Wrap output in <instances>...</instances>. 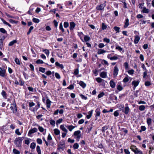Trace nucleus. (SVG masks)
I'll return each instance as SVG.
<instances>
[{
  "label": "nucleus",
  "mask_w": 154,
  "mask_h": 154,
  "mask_svg": "<svg viewBox=\"0 0 154 154\" xmlns=\"http://www.w3.org/2000/svg\"><path fill=\"white\" fill-rule=\"evenodd\" d=\"M23 140V137H18L16 138L14 141V143L17 147H20Z\"/></svg>",
  "instance_id": "obj_1"
},
{
  "label": "nucleus",
  "mask_w": 154,
  "mask_h": 154,
  "mask_svg": "<svg viewBox=\"0 0 154 154\" xmlns=\"http://www.w3.org/2000/svg\"><path fill=\"white\" fill-rule=\"evenodd\" d=\"M10 108L11 109L12 111L14 113H15L17 112V109L15 100H14L13 104H11V106Z\"/></svg>",
  "instance_id": "obj_2"
},
{
  "label": "nucleus",
  "mask_w": 154,
  "mask_h": 154,
  "mask_svg": "<svg viewBox=\"0 0 154 154\" xmlns=\"http://www.w3.org/2000/svg\"><path fill=\"white\" fill-rule=\"evenodd\" d=\"M118 68L116 65L114 67L113 69V75L114 77H116L117 76L118 73Z\"/></svg>",
  "instance_id": "obj_3"
},
{
  "label": "nucleus",
  "mask_w": 154,
  "mask_h": 154,
  "mask_svg": "<svg viewBox=\"0 0 154 154\" xmlns=\"http://www.w3.org/2000/svg\"><path fill=\"white\" fill-rule=\"evenodd\" d=\"M37 129L35 128H33L32 129H30L29 131L28 135L29 136H30L29 135L31 134L37 132Z\"/></svg>",
  "instance_id": "obj_4"
},
{
  "label": "nucleus",
  "mask_w": 154,
  "mask_h": 154,
  "mask_svg": "<svg viewBox=\"0 0 154 154\" xmlns=\"http://www.w3.org/2000/svg\"><path fill=\"white\" fill-rule=\"evenodd\" d=\"M139 82V81H136L135 80H134L132 82V85H134V89H135L136 87L138 85Z\"/></svg>",
  "instance_id": "obj_5"
},
{
  "label": "nucleus",
  "mask_w": 154,
  "mask_h": 154,
  "mask_svg": "<svg viewBox=\"0 0 154 154\" xmlns=\"http://www.w3.org/2000/svg\"><path fill=\"white\" fill-rule=\"evenodd\" d=\"M1 70H0V76L2 77H4L6 75V71L4 69H2L1 68H0Z\"/></svg>",
  "instance_id": "obj_6"
},
{
  "label": "nucleus",
  "mask_w": 154,
  "mask_h": 154,
  "mask_svg": "<svg viewBox=\"0 0 154 154\" xmlns=\"http://www.w3.org/2000/svg\"><path fill=\"white\" fill-rule=\"evenodd\" d=\"M140 39V37L138 35H136L135 36V38L134 41V44H137Z\"/></svg>",
  "instance_id": "obj_7"
},
{
  "label": "nucleus",
  "mask_w": 154,
  "mask_h": 154,
  "mask_svg": "<svg viewBox=\"0 0 154 154\" xmlns=\"http://www.w3.org/2000/svg\"><path fill=\"white\" fill-rule=\"evenodd\" d=\"M105 6V3L101 4L99 6L97 7V10H103Z\"/></svg>",
  "instance_id": "obj_8"
},
{
  "label": "nucleus",
  "mask_w": 154,
  "mask_h": 154,
  "mask_svg": "<svg viewBox=\"0 0 154 154\" xmlns=\"http://www.w3.org/2000/svg\"><path fill=\"white\" fill-rule=\"evenodd\" d=\"M144 3L143 2L139 3L138 5L139 8L142 10H148L147 9H146V8L144 7Z\"/></svg>",
  "instance_id": "obj_9"
},
{
  "label": "nucleus",
  "mask_w": 154,
  "mask_h": 154,
  "mask_svg": "<svg viewBox=\"0 0 154 154\" xmlns=\"http://www.w3.org/2000/svg\"><path fill=\"white\" fill-rule=\"evenodd\" d=\"M130 109L129 107L127 106L126 107H125L124 109L122 111L125 113V114H128L129 111Z\"/></svg>",
  "instance_id": "obj_10"
},
{
  "label": "nucleus",
  "mask_w": 154,
  "mask_h": 154,
  "mask_svg": "<svg viewBox=\"0 0 154 154\" xmlns=\"http://www.w3.org/2000/svg\"><path fill=\"white\" fill-rule=\"evenodd\" d=\"M70 29L71 30H73L75 26V24L74 22H72L70 23Z\"/></svg>",
  "instance_id": "obj_11"
},
{
  "label": "nucleus",
  "mask_w": 154,
  "mask_h": 154,
  "mask_svg": "<svg viewBox=\"0 0 154 154\" xmlns=\"http://www.w3.org/2000/svg\"><path fill=\"white\" fill-rule=\"evenodd\" d=\"M100 76L103 78H106L107 76V73L106 72H102L100 73Z\"/></svg>",
  "instance_id": "obj_12"
},
{
  "label": "nucleus",
  "mask_w": 154,
  "mask_h": 154,
  "mask_svg": "<svg viewBox=\"0 0 154 154\" xmlns=\"http://www.w3.org/2000/svg\"><path fill=\"white\" fill-rule=\"evenodd\" d=\"M66 127L69 129V130L70 131H71L72 130L74 129L75 127L72 125H66Z\"/></svg>",
  "instance_id": "obj_13"
},
{
  "label": "nucleus",
  "mask_w": 154,
  "mask_h": 154,
  "mask_svg": "<svg viewBox=\"0 0 154 154\" xmlns=\"http://www.w3.org/2000/svg\"><path fill=\"white\" fill-rule=\"evenodd\" d=\"M93 111V110H91L90 111L88 112V115L86 116V117L88 119H89L91 118L92 116Z\"/></svg>",
  "instance_id": "obj_14"
},
{
  "label": "nucleus",
  "mask_w": 154,
  "mask_h": 154,
  "mask_svg": "<svg viewBox=\"0 0 154 154\" xmlns=\"http://www.w3.org/2000/svg\"><path fill=\"white\" fill-rule=\"evenodd\" d=\"M109 84L110 86L112 88H114L116 86V84L113 80H111L110 81Z\"/></svg>",
  "instance_id": "obj_15"
},
{
  "label": "nucleus",
  "mask_w": 154,
  "mask_h": 154,
  "mask_svg": "<svg viewBox=\"0 0 154 154\" xmlns=\"http://www.w3.org/2000/svg\"><path fill=\"white\" fill-rule=\"evenodd\" d=\"M51 101L49 100V99L48 98L46 101V105L47 107L48 108H49L51 106Z\"/></svg>",
  "instance_id": "obj_16"
},
{
  "label": "nucleus",
  "mask_w": 154,
  "mask_h": 154,
  "mask_svg": "<svg viewBox=\"0 0 154 154\" xmlns=\"http://www.w3.org/2000/svg\"><path fill=\"white\" fill-rule=\"evenodd\" d=\"M60 128L63 131L66 133L68 131L64 127V125H61L60 126Z\"/></svg>",
  "instance_id": "obj_17"
},
{
  "label": "nucleus",
  "mask_w": 154,
  "mask_h": 154,
  "mask_svg": "<svg viewBox=\"0 0 154 154\" xmlns=\"http://www.w3.org/2000/svg\"><path fill=\"white\" fill-rule=\"evenodd\" d=\"M17 41L16 40H14L10 42L8 44L9 46H12L14 45V44L17 43Z\"/></svg>",
  "instance_id": "obj_18"
},
{
  "label": "nucleus",
  "mask_w": 154,
  "mask_h": 154,
  "mask_svg": "<svg viewBox=\"0 0 154 154\" xmlns=\"http://www.w3.org/2000/svg\"><path fill=\"white\" fill-rule=\"evenodd\" d=\"M79 84L83 88H85L86 86V84L82 81H80Z\"/></svg>",
  "instance_id": "obj_19"
},
{
  "label": "nucleus",
  "mask_w": 154,
  "mask_h": 154,
  "mask_svg": "<svg viewBox=\"0 0 154 154\" xmlns=\"http://www.w3.org/2000/svg\"><path fill=\"white\" fill-rule=\"evenodd\" d=\"M55 65L57 66L60 67L61 69L64 68V66L62 64H60L58 62H57L55 63Z\"/></svg>",
  "instance_id": "obj_20"
},
{
  "label": "nucleus",
  "mask_w": 154,
  "mask_h": 154,
  "mask_svg": "<svg viewBox=\"0 0 154 154\" xmlns=\"http://www.w3.org/2000/svg\"><path fill=\"white\" fill-rule=\"evenodd\" d=\"M65 147V144L64 143L61 144L60 145H59L58 146L57 149L60 150V149H63V148Z\"/></svg>",
  "instance_id": "obj_21"
},
{
  "label": "nucleus",
  "mask_w": 154,
  "mask_h": 154,
  "mask_svg": "<svg viewBox=\"0 0 154 154\" xmlns=\"http://www.w3.org/2000/svg\"><path fill=\"white\" fill-rule=\"evenodd\" d=\"M3 23L4 24H5L6 25L8 26L9 27H11V24H9L6 21H5L4 19L3 18H2L1 19Z\"/></svg>",
  "instance_id": "obj_22"
},
{
  "label": "nucleus",
  "mask_w": 154,
  "mask_h": 154,
  "mask_svg": "<svg viewBox=\"0 0 154 154\" xmlns=\"http://www.w3.org/2000/svg\"><path fill=\"white\" fill-rule=\"evenodd\" d=\"M95 112L96 113L95 116L96 117L97 116H100V110L99 109H97L95 110Z\"/></svg>",
  "instance_id": "obj_23"
},
{
  "label": "nucleus",
  "mask_w": 154,
  "mask_h": 154,
  "mask_svg": "<svg viewBox=\"0 0 154 154\" xmlns=\"http://www.w3.org/2000/svg\"><path fill=\"white\" fill-rule=\"evenodd\" d=\"M109 126H104L103 127L102 130V131L103 133H104L105 131L107 130L109 128Z\"/></svg>",
  "instance_id": "obj_24"
},
{
  "label": "nucleus",
  "mask_w": 154,
  "mask_h": 154,
  "mask_svg": "<svg viewBox=\"0 0 154 154\" xmlns=\"http://www.w3.org/2000/svg\"><path fill=\"white\" fill-rule=\"evenodd\" d=\"M129 25V19L127 18L125 20V23L124 27H127Z\"/></svg>",
  "instance_id": "obj_25"
},
{
  "label": "nucleus",
  "mask_w": 154,
  "mask_h": 154,
  "mask_svg": "<svg viewBox=\"0 0 154 154\" xmlns=\"http://www.w3.org/2000/svg\"><path fill=\"white\" fill-rule=\"evenodd\" d=\"M106 52V51L103 49H100L97 52V54H101Z\"/></svg>",
  "instance_id": "obj_26"
},
{
  "label": "nucleus",
  "mask_w": 154,
  "mask_h": 154,
  "mask_svg": "<svg viewBox=\"0 0 154 154\" xmlns=\"http://www.w3.org/2000/svg\"><path fill=\"white\" fill-rule=\"evenodd\" d=\"M131 149L132 151L133 152H134V153L136 152V149H137L136 146L134 145H132L131 146Z\"/></svg>",
  "instance_id": "obj_27"
},
{
  "label": "nucleus",
  "mask_w": 154,
  "mask_h": 154,
  "mask_svg": "<svg viewBox=\"0 0 154 154\" xmlns=\"http://www.w3.org/2000/svg\"><path fill=\"white\" fill-rule=\"evenodd\" d=\"M81 134V131L79 130L77 131H75L73 135L75 136H77Z\"/></svg>",
  "instance_id": "obj_28"
},
{
  "label": "nucleus",
  "mask_w": 154,
  "mask_h": 154,
  "mask_svg": "<svg viewBox=\"0 0 154 154\" xmlns=\"http://www.w3.org/2000/svg\"><path fill=\"white\" fill-rule=\"evenodd\" d=\"M54 134L56 135H58L60 134V131L58 129L56 128L54 129Z\"/></svg>",
  "instance_id": "obj_29"
},
{
  "label": "nucleus",
  "mask_w": 154,
  "mask_h": 154,
  "mask_svg": "<svg viewBox=\"0 0 154 154\" xmlns=\"http://www.w3.org/2000/svg\"><path fill=\"white\" fill-rule=\"evenodd\" d=\"M147 123L148 125V126H149L152 123V119L150 118H147Z\"/></svg>",
  "instance_id": "obj_30"
},
{
  "label": "nucleus",
  "mask_w": 154,
  "mask_h": 154,
  "mask_svg": "<svg viewBox=\"0 0 154 154\" xmlns=\"http://www.w3.org/2000/svg\"><path fill=\"white\" fill-rule=\"evenodd\" d=\"M42 51L44 52L48 56L49 55L50 52L47 49H44Z\"/></svg>",
  "instance_id": "obj_31"
},
{
  "label": "nucleus",
  "mask_w": 154,
  "mask_h": 154,
  "mask_svg": "<svg viewBox=\"0 0 154 154\" xmlns=\"http://www.w3.org/2000/svg\"><path fill=\"white\" fill-rule=\"evenodd\" d=\"M36 146L35 143L34 142H32L31 144L30 147L31 149H34L35 148Z\"/></svg>",
  "instance_id": "obj_32"
},
{
  "label": "nucleus",
  "mask_w": 154,
  "mask_h": 154,
  "mask_svg": "<svg viewBox=\"0 0 154 154\" xmlns=\"http://www.w3.org/2000/svg\"><path fill=\"white\" fill-rule=\"evenodd\" d=\"M136 152H134L135 154H143V152L139 150L138 149H136Z\"/></svg>",
  "instance_id": "obj_33"
},
{
  "label": "nucleus",
  "mask_w": 154,
  "mask_h": 154,
  "mask_svg": "<svg viewBox=\"0 0 154 154\" xmlns=\"http://www.w3.org/2000/svg\"><path fill=\"white\" fill-rule=\"evenodd\" d=\"M145 106L144 105H141L139 106V109L141 111H143L145 109Z\"/></svg>",
  "instance_id": "obj_34"
},
{
  "label": "nucleus",
  "mask_w": 154,
  "mask_h": 154,
  "mask_svg": "<svg viewBox=\"0 0 154 154\" xmlns=\"http://www.w3.org/2000/svg\"><path fill=\"white\" fill-rule=\"evenodd\" d=\"M32 20L33 22L36 23H38L40 21L39 19L35 18H33Z\"/></svg>",
  "instance_id": "obj_35"
},
{
  "label": "nucleus",
  "mask_w": 154,
  "mask_h": 154,
  "mask_svg": "<svg viewBox=\"0 0 154 154\" xmlns=\"http://www.w3.org/2000/svg\"><path fill=\"white\" fill-rule=\"evenodd\" d=\"M113 29L115 30V31H116L117 33H118L119 32V30L120 29V28H119V27L115 26L114 27Z\"/></svg>",
  "instance_id": "obj_36"
},
{
  "label": "nucleus",
  "mask_w": 154,
  "mask_h": 154,
  "mask_svg": "<svg viewBox=\"0 0 154 154\" xmlns=\"http://www.w3.org/2000/svg\"><path fill=\"white\" fill-rule=\"evenodd\" d=\"M59 29L61 30L62 32H64V29L63 28V25L62 23H60L59 26Z\"/></svg>",
  "instance_id": "obj_37"
},
{
  "label": "nucleus",
  "mask_w": 154,
  "mask_h": 154,
  "mask_svg": "<svg viewBox=\"0 0 154 154\" xmlns=\"http://www.w3.org/2000/svg\"><path fill=\"white\" fill-rule=\"evenodd\" d=\"M79 145L78 143H75L73 146V147L74 149H77L78 148Z\"/></svg>",
  "instance_id": "obj_38"
},
{
  "label": "nucleus",
  "mask_w": 154,
  "mask_h": 154,
  "mask_svg": "<svg viewBox=\"0 0 154 154\" xmlns=\"http://www.w3.org/2000/svg\"><path fill=\"white\" fill-rule=\"evenodd\" d=\"M84 39L85 42H88L90 40V38L89 36L85 35L84 37Z\"/></svg>",
  "instance_id": "obj_39"
},
{
  "label": "nucleus",
  "mask_w": 154,
  "mask_h": 154,
  "mask_svg": "<svg viewBox=\"0 0 154 154\" xmlns=\"http://www.w3.org/2000/svg\"><path fill=\"white\" fill-rule=\"evenodd\" d=\"M96 80V81L98 83H101V82H102L103 81H104V80L103 79H101V78H100V77H98V78H97Z\"/></svg>",
  "instance_id": "obj_40"
},
{
  "label": "nucleus",
  "mask_w": 154,
  "mask_h": 154,
  "mask_svg": "<svg viewBox=\"0 0 154 154\" xmlns=\"http://www.w3.org/2000/svg\"><path fill=\"white\" fill-rule=\"evenodd\" d=\"M107 26L104 23H102V29L103 30H104L106 29Z\"/></svg>",
  "instance_id": "obj_41"
},
{
  "label": "nucleus",
  "mask_w": 154,
  "mask_h": 154,
  "mask_svg": "<svg viewBox=\"0 0 154 154\" xmlns=\"http://www.w3.org/2000/svg\"><path fill=\"white\" fill-rule=\"evenodd\" d=\"M117 89L119 91L122 90L123 89L122 87L120 85H117Z\"/></svg>",
  "instance_id": "obj_42"
},
{
  "label": "nucleus",
  "mask_w": 154,
  "mask_h": 154,
  "mask_svg": "<svg viewBox=\"0 0 154 154\" xmlns=\"http://www.w3.org/2000/svg\"><path fill=\"white\" fill-rule=\"evenodd\" d=\"M13 152L15 154H20V152L16 149H13Z\"/></svg>",
  "instance_id": "obj_43"
},
{
  "label": "nucleus",
  "mask_w": 154,
  "mask_h": 154,
  "mask_svg": "<svg viewBox=\"0 0 154 154\" xmlns=\"http://www.w3.org/2000/svg\"><path fill=\"white\" fill-rule=\"evenodd\" d=\"M36 63L37 64H42L44 63V62L42 60L38 59L36 60Z\"/></svg>",
  "instance_id": "obj_44"
},
{
  "label": "nucleus",
  "mask_w": 154,
  "mask_h": 154,
  "mask_svg": "<svg viewBox=\"0 0 154 154\" xmlns=\"http://www.w3.org/2000/svg\"><path fill=\"white\" fill-rule=\"evenodd\" d=\"M2 95L3 96V97L6 98V92L4 91H3L2 92Z\"/></svg>",
  "instance_id": "obj_45"
},
{
  "label": "nucleus",
  "mask_w": 154,
  "mask_h": 154,
  "mask_svg": "<svg viewBox=\"0 0 154 154\" xmlns=\"http://www.w3.org/2000/svg\"><path fill=\"white\" fill-rule=\"evenodd\" d=\"M15 133L18 135H20L21 134V133L19 131V129L18 128L16 130Z\"/></svg>",
  "instance_id": "obj_46"
},
{
  "label": "nucleus",
  "mask_w": 154,
  "mask_h": 154,
  "mask_svg": "<svg viewBox=\"0 0 154 154\" xmlns=\"http://www.w3.org/2000/svg\"><path fill=\"white\" fill-rule=\"evenodd\" d=\"M34 27L33 26H31L29 29L28 32H27V35H29L31 32L32 30L33 29Z\"/></svg>",
  "instance_id": "obj_47"
},
{
  "label": "nucleus",
  "mask_w": 154,
  "mask_h": 154,
  "mask_svg": "<svg viewBox=\"0 0 154 154\" xmlns=\"http://www.w3.org/2000/svg\"><path fill=\"white\" fill-rule=\"evenodd\" d=\"M15 62L18 65H20V61L17 58H15Z\"/></svg>",
  "instance_id": "obj_48"
},
{
  "label": "nucleus",
  "mask_w": 154,
  "mask_h": 154,
  "mask_svg": "<svg viewBox=\"0 0 154 154\" xmlns=\"http://www.w3.org/2000/svg\"><path fill=\"white\" fill-rule=\"evenodd\" d=\"M0 32L4 34L6 33L7 32L3 28H0Z\"/></svg>",
  "instance_id": "obj_49"
},
{
  "label": "nucleus",
  "mask_w": 154,
  "mask_h": 154,
  "mask_svg": "<svg viewBox=\"0 0 154 154\" xmlns=\"http://www.w3.org/2000/svg\"><path fill=\"white\" fill-rule=\"evenodd\" d=\"M37 142L38 144H42V140L40 138H38L37 139Z\"/></svg>",
  "instance_id": "obj_50"
},
{
  "label": "nucleus",
  "mask_w": 154,
  "mask_h": 154,
  "mask_svg": "<svg viewBox=\"0 0 154 154\" xmlns=\"http://www.w3.org/2000/svg\"><path fill=\"white\" fill-rule=\"evenodd\" d=\"M9 22L12 23H17L18 22L17 21H16L10 19L9 20Z\"/></svg>",
  "instance_id": "obj_51"
},
{
  "label": "nucleus",
  "mask_w": 154,
  "mask_h": 154,
  "mask_svg": "<svg viewBox=\"0 0 154 154\" xmlns=\"http://www.w3.org/2000/svg\"><path fill=\"white\" fill-rule=\"evenodd\" d=\"M124 66L125 67V69H127L128 68V64L127 62H125L124 63Z\"/></svg>",
  "instance_id": "obj_52"
},
{
  "label": "nucleus",
  "mask_w": 154,
  "mask_h": 154,
  "mask_svg": "<svg viewBox=\"0 0 154 154\" xmlns=\"http://www.w3.org/2000/svg\"><path fill=\"white\" fill-rule=\"evenodd\" d=\"M55 75L56 78L58 79L60 78V76L58 73L56 72L55 73Z\"/></svg>",
  "instance_id": "obj_53"
},
{
  "label": "nucleus",
  "mask_w": 154,
  "mask_h": 154,
  "mask_svg": "<svg viewBox=\"0 0 154 154\" xmlns=\"http://www.w3.org/2000/svg\"><path fill=\"white\" fill-rule=\"evenodd\" d=\"M45 69L43 67H40L39 68V71L42 72H45Z\"/></svg>",
  "instance_id": "obj_54"
},
{
  "label": "nucleus",
  "mask_w": 154,
  "mask_h": 154,
  "mask_svg": "<svg viewBox=\"0 0 154 154\" xmlns=\"http://www.w3.org/2000/svg\"><path fill=\"white\" fill-rule=\"evenodd\" d=\"M103 41L104 42H106L107 43H109L110 42V40L109 38H103Z\"/></svg>",
  "instance_id": "obj_55"
},
{
  "label": "nucleus",
  "mask_w": 154,
  "mask_h": 154,
  "mask_svg": "<svg viewBox=\"0 0 154 154\" xmlns=\"http://www.w3.org/2000/svg\"><path fill=\"white\" fill-rule=\"evenodd\" d=\"M38 129L39 130V131L41 132H42L44 131V129L41 126H40L39 125H38Z\"/></svg>",
  "instance_id": "obj_56"
},
{
  "label": "nucleus",
  "mask_w": 154,
  "mask_h": 154,
  "mask_svg": "<svg viewBox=\"0 0 154 154\" xmlns=\"http://www.w3.org/2000/svg\"><path fill=\"white\" fill-rule=\"evenodd\" d=\"M64 27L65 28L68 27L69 26V24L68 22H64Z\"/></svg>",
  "instance_id": "obj_57"
},
{
  "label": "nucleus",
  "mask_w": 154,
  "mask_h": 154,
  "mask_svg": "<svg viewBox=\"0 0 154 154\" xmlns=\"http://www.w3.org/2000/svg\"><path fill=\"white\" fill-rule=\"evenodd\" d=\"M79 70L78 68L75 69L74 70V74L75 75H77L79 74Z\"/></svg>",
  "instance_id": "obj_58"
},
{
  "label": "nucleus",
  "mask_w": 154,
  "mask_h": 154,
  "mask_svg": "<svg viewBox=\"0 0 154 154\" xmlns=\"http://www.w3.org/2000/svg\"><path fill=\"white\" fill-rule=\"evenodd\" d=\"M151 85V83L149 81L146 82L145 83V85L146 86H149Z\"/></svg>",
  "instance_id": "obj_59"
},
{
  "label": "nucleus",
  "mask_w": 154,
  "mask_h": 154,
  "mask_svg": "<svg viewBox=\"0 0 154 154\" xmlns=\"http://www.w3.org/2000/svg\"><path fill=\"white\" fill-rule=\"evenodd\" d=\"M147 71H144L143 73V78H146V77H147Z\"/></svg>",
  "instance_id": "obj_60"
},
{
  "label": "nucleus",
  "mask_w": 154,
  "mask_h": 154,
  "mask_svg": "<svg viewBox=\"0 0 154 154\" xmlns=\"http://www.w3.org/2000/svg\"><path fill=\"white\" fill-rule=\"evenodd\" d=\"M134 72V70L133 69L130 70L128 71V73L131 75H132Z\"/></svg>",
  "instance_id": "obj_61"
},
{
  "label": "nucleus",
  "mask_w": 154,
  "mask_h": 154,
  "mask_svg": "<svg viewBox=\"0 0 154 154\" xmlns=\"http://www.w3.org/2000/svg\"><path fill=\"white\" fill-rule=\"evenodd\" d=\"M141 67L143 71H147V69L144 64L143 63L142 64Z\"/></svg>",
  "instance_id": "obj_62"
},
{
  "label": "nucleus",
  "mask_w": 154,
  "mask_h": 154,
  "mask_svg": "<svg viewBox=\"0 0 154 154\" xmlns=\"http://www.w3.org/2000/svg\"><path fill=\"white\" fill-rule=\"evenodd\" d=\"M102 63L103 64H105L107 66L108 65V62L106 60H102Z\"/></svg>",
  "instance_id": "obj_63"
},
{
  "label": "nucleus",
  "mask_w": 154,
  "mask_h": 154,
  "mask_svg": "<svg viewBox=\"0 0 154 154\" xmlns=\"http://www.w3.org/2000/svg\"><path fill=\"white\" fill-rule=\"evenodd\" d=\"M129 81V79L127 77H125V78L123 80V82L124 83H126L128 82Z\"/></svg>",
  "instance_id": "obj_64"
}]
</instances>
